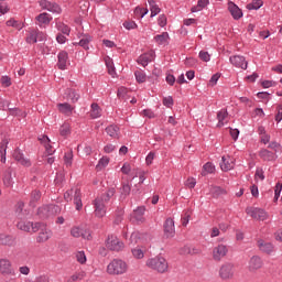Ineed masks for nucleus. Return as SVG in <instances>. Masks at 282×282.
Listing matches in <instances>:
<instances>
[{"mask_svg":"<svg viewBox=\"0 0 282 282\" xmlns=\"http://www.w3.org/2000/svg\"><path fill=\"white\" fill-rule=\"evenodd\" d=\"M1 85H2V87H10V85H12V78H10L8 76H2Z\"/></svg>","mask_w":282,"mask_h":282,"instance_id":"nucleus-60","label":"nucleus"},{"mask_svg":"<svg viewBox=\"0 0 282 282\" xmlns=\"http://www.w3.org/2000/svg\"><path fill=\"white\" fill-rule=\"evenodd\" d=\"M33 282H50V276L40 275V276L35 278V280Z\"/></svg>","mask_w":282,"mask_h":282,"instance_id":"nucleus-64","label":"nucleus"},{"mask_svg":"<svg viewBox=\"0 0 282 282\" xmlns=\"http://www.w3.org/2000/svg\"><path fill=\"white\" fill-rule=\"evenodd\" d=\"M3 184L7 188H10L14 182L12 181V170H7L3 175Z\"/></svg>","mask_w":282,"mask_h":282,"instance_id":"nucleus-37","label":"nucleus"},{"mask_svg":"<svg viewBox=\"0 0 282 282\" xmlns=\"http://www.w3.org/2000/svg\"><path fill=\"white\" fill-rule=\"evenodd\" d=\"M72 162H74V152L69 150L64 154V164L65 166H72Z\"/></svg>","mask_w":282,"mask_h":282,"instance_id":"nucleus-42","label":"nucleus"},{"mask_svg":"<svg viewBox=\"0 0 282 282\" xmlns=\"http://www.w3.org/2000/svg\"><path fill=\"white\" fill-rule=\"evenodd\" d=\"M217 127L221 128L224 124H228V110L221 109L217 113Z\"/></svg>","mask_w":282,"mask_h":282,"instance_id":"nucleus-24","label":"nucleus"},{"mask_svg":"<svg viewBox=\"0 0 282 282\" xmlns=\"http://www.w3.org/2000/svg\"><path fill=\"white\" fill-rule=\"evenodd\" d=\"M9 112L11 116H18L19 118H25V116H28L25 111H22L18 108H9Z\"/></svg>","mask_w":282,"mask_h":282,"instance_id":"nucleus-46","label":"nucleus"},{"mask_svg":"<svg viewBox=\"0 0 282 282\" xmlns=\"http://www.w3.org/2000/svg\"><path fill=\"white\" fill-rule=\"evenodd\" d=\"M52 229H47L44 227L43 229H41L36 237L37 243H45V241H50V239H52Z\"/></svg>","mask_w":282,"mask_h":282,"instance_id":"nucleus-19","label":"nucleus"},{"mask_svg":"<svg viewBox=\"0 0 282 282\" xmlns=\"http://www.w3.org/2000/svg\"><path fill=\"white\" fill-rule=\"evenodd\" d=\"M228 11L230 12L235 21H239V19L243 17V12L240 10V8L237 4H235V2H228Z\"/></svg>","mask_w":282,"mask_h":282,"instance_id":"nucleus-18","label":"nucleus"},{"mask_svg":"<svg viewBox=\"0 0 282 282\" xmlns=\"http://www.w3.org/2000/svg\"><path fill=\"white\" fill-rule=\"evenodd\" d=\"M76 259L78 261V263H87V256H85V251H79L76 253Z\"/></svg>","mask_w":282,"mask_h":282,"instance_id":"nucleus-52","label":"nucleus"},{"mask_svg":"<svg viewBox=\"0 0 282 282\" xmlns=\"http://www.w3.org/2000/svg\"><path fill=\"white\" fill-rule=\"evenodd\" d=\"M166 23H167L166 15L161 14L159 17V25H160V28H165Z\"/></svg>","mask_w":282,"mask_h":282,"instance_id":"nucleus-63","label":"nucleus"},{"mask_svg":"<svg viewBox=\"0 0 282 282\" xmlns=\"http://www.w3.org/2000/svg\"><path fill=\"white\" fill-rule=\"evenodd\" d=\"M134 14H135V17H140V19H144V17H147V14H149V9L137 7L134 9Z\"/></svg>","mask_w":282,"mask_h":282,"instance_id":"nucleus-45","label":"nucleus"},{"mask_svg":"<svg viewBox=\"0 0 282 282\" xmlns=\"http://www.w3.org/2000/svg\"><path fill=\"white\" fill-rule=\"evenodd\" d=\"M210 173H215V165L210 162H207L203 166L202 175H203V177H206V175H208Z\"/></svg>","mask_w":282,"mask_h":282,"instance_id":"nucleus-39","label":"nucleus"},{"mask_svg":"<svg viewBox=\"0 0 282 282\" xmlns=\"http://www.w3.org/2000/svg\"><path fill=\"white\" fill-rule=\"evenodd\" d=\"M147 212V208L144 206L138 207L133 210L132 217L138 221L139 224H144V213Z\"/></svg>","mask_w":282,"mask_h":282,"instance_id":"nucleus-22","label":"nucleus"},{"mask_svg":"<svg viewBox=\"0 0 282 282\" xmlns=\"http://www.w3.org/2000/svg\"><path fill=\"white\" fill-rule=\"evenodd\" d=\"M58 210V206L56 205H46L43 207H40L37 210V215L42 218L51 217V215H54Z\"/></svg>","mask_w":282,"mask_h":282,"instance_id":"nucleus-14","label":"nucleus"},{"mask_svg":"<svg viewBox=\"0 0 282 282\" xmlns=\"http://www.w3.org/2000/svg\"><path fill=\"white\" fill-rule=\"evenodd\" d=\"M210 193L214 197H221V195H226V189L218 186H214L212 187Z\"/></svg>","mask_w":282,"mask_h":282,"instance_id":"nucleus-43","label":"nucleus"},{"mask_svg":"<svg viewBox=\"0 0 282 282\" xmlns=\"http://www.w3.org/2000/svg\"><path fill=\"white\" fill-rule=\"evenodd\" d=\"M70 129H72V127H69V123H64V124L61 127V129H59L61 135H63V137L69 135Z\"/></svg>","mask_w":282,"mask_h":282,"instance_id":"nucleus-51","label":"nucleus"},{"mask_svg":"<svg viewBox=\"0 0 282 282\" xmlns=\"http://www.w3.org/2000/svg\"><path fill=\"white\" fill-rule=\"evenodd\" d=\"M173 97L172 96H167L163 98V105L164 107H167V109H171V107H173Z\"/></svg>","mask_w":282,"mask_h":282,"instance_id":"nucleus-58","label":"nucleus"},{"mask_svg":"<svg viewBox=\"0 0 282 282\" xmlns=\"http://www.w3.org/2000/svg\"><path fill=\"white\" fill-rule=\"evenodd\" d=\"M14 238L12 236L0 234V246H13Z\"/></svg>","mask_w":282,"mask_h":282,"instance_id":"nucleus-31","label":"nucleus"},{"mask_svg":"<svg viewBox=\"0 0 282 282\" xmlns=\"http://www.w3.org/2000/svg\"><path fill=\"white\" fill-rule=\"evenodd\" d=\"M169 32H163L162 34L154 36V41L158 45H169Z\"/></svg>","mask_w":282,"mask_h":282,"instance_id":"nucleus-30","label":"nucleus"},{"mask_svg":"<svg viewBox=\"0 0 282 282\" xmlns=\"http://www.w3.org/2000/svg\"><path fill=\"white\" fill-rule=\"evenodd\" d=\"M72 197L74 199L76 210H80L83 208V199L78 187L72 188L64 194L65 202H72Z\"/></svg>","mask_w":282,"mask_h":282,"instance_id":"nucleus-4","label":"nucleus"},{"mask_svg":"<svg viewBox=\"0 0 282 282\" xmlns=\"http://www.w3.org/2000/svg\"><path fill=\"white\" fill-rule=\"evenodd\" d=\"M198 56L200 61H204V63H208V61H210V54L206 51H200Z\"/></svg>","mask_w":282,"mask_h":282,"instance_id":"nucleus-59","label":"nucleus"},{"mask_svg":"<svg viewBox=\"0 0 282 282\" xmlns=\"http://www.w3.org/2000/svg\"><path fill=\"white\" fill-rule=\"evenodd\" d=\"M137 83H147V74L142 70L134 72Z\"/></svg>","mask_w":282,"mask_h":282,"instance_id":"nucleus-44","label":"nucleus"},{"mask_svg":"<svg viewBox=\"0 0 282 282\" xmlns=\"http://www.w3.org/2000/svg\"><path fill=\"white\" fill-rule=\"evenodd\" d=\"M219 78H221V74L216 73L215 75L212 76V78L209 79V87H215V85H217V82L219 80Z\"/></svg>","mask_w":282,"mask_h":282,"instance_id":"nucleus-56","label":"nucleus"},{"mask_svg":"<svg viewBox=\"0 0 282 282\" xmlns=\"http://www.w3.org/2000/svg\"><path fill=\"white\" fill-rule=\"evenodd\" d=\"M196 184H197V181L193 177H188L185 182V186L187 188H193L194 186H196Z\"/></svg>","mask_w":282,"mask_h":282,"instance_id":"nucleus-61","label":"nucleus"},{"mask_svg":"<svg viewBox=\"0 0 282 282\" xmlns=\"http://www.w3.org/2000/svg\"><path fill=\"white\" fill-rule=\"evenodd\" d=\"M226 254H228V246L224 243L214 247L212 251V257L214 261H221L224 257H226Z\"/></svg>","mask_w":282,"mask_h":282,"instance_id":"nucleus-10","label":"nucleus"},{"mask_svg":"<svg viewBox=\"0 0 282 282\" xmlns=\"http://www.w3.org/2000/svg\"><path fill=\"white\" fill-rule=\"evenodd\" d=\"M0 274L1 276H17V270L12 267V261H10V259H0Z\"/></svg>","mask_w":282,"mask_h":282,"instance_id":"nucleus-5","label":"nucleus"},{"mask_svg":"<svg viewBox=\"0 0 282 282\" xmlns=\"http://www.w3.org/2000/svg\"><path fill=\"white\" fill-rule=\"evenodd\" d=\"M90 41H91V36L85 35V36L82 37V40L79 41L80 47H84V50H89V43H90Z\"/></svg>","mask_w":282,"mask_h":282,"instance_id":"nucleus-47","label":"nucleus"},{"mask_svg":"<svg viewBox=\"0 0 282 282\" xmlns=\"http://www.w3.org/2000/svg\"><path fill=\"white\" fill-rule=\"evenodd\" d=\"M105 62H106V66L108 68V74L112 78H116V67L113 66V59H111V57H106Z\"/></svg>","mask_w":282,"mask_h":282,"instance_id":"nucleus-36","label":"nucleus"},{"mask_svg":"<svg viewBox=\"0 0 282 282\" xmlns=\"http://www.w3.org/2000/svg\"><path fill=\"white\" fill-rule=\"evenodd\" d=\"M48 12H53L55 14H61V12H63V10L61 9V7L57 3L51 2L50 7H48Z\"/></svg>","mask_w":282,"mask_h":282,"instance_id":"nucleus-49","label":"nucleus"},{"mask_svg":"<svg viewBox=\"0 0 282 282\" xmlns=\"http://www.w3.org/2000/svg\"><path fill=\"white\" fill-rule=\"evenodd\" d=\"M221 281H231L235 278V265L232 263H225L218 271Z\"/></svg>","mask_w":282,"mask_h":282,"instance_id":"nucleus-6","label":"nucleus"},{"mask_svg":"<svg viewBox=\"0 0 282 282\" xmlns=\"http://www.w3.org/2000/svg\"><path fill=\"white\" fill-rule=\"evenodd\" d=\"M231 65L234 67H238L240 69H248V63L246 62V57L241 55H235L229 58Z\"/></svg>","mask_w":282,"mask_h":282,"instance_id":"nucleus-15","label":"nucleus"},{"mask_svg":"<svg viewBox=\"0 0 282 282\" xmlns=\"http://www.w3.org/2000/svg\"><path fill=\"white\" fill-rule=\"evenodd\" d=\"M128 94H129V89H127V87H124V86H121L118 89L117 96H118V98H127Z\"/></svg>","mask_w":282,"mask_h":282,"instance_id":"nucleus-55","label":"nucleus"},{"mask_svg":"<svg viewBox=\"0 0 282 282\" xmlns=\"http://www.w3.org/2000/svg\"><path fill=\"white\" fill-rule=\"evenodd\" d=\"M148 3L150 6L151 17H158L161 12L160 7L153 0H148Z\"/></svg>","mask_w":282,"mask_h":282,"instance_id":"nucleus-38","label":"nucleus"},{"mask_svg":"<svg viewBox=\"0 0 282 282\" xmlns=\"http://www.w3.org/2000/svg\"><path fill=\"white\" fill-rule=\"evenodd\" d=\"M129 270V265L127 262L120 259H113L108 265H107V272L108 274L112 275H120L124 274Z\"/></svg>","mask_w":282,"mask_h":282,"instance_id":"nucleus-3","label":"nucleus"},{"mask_svg":"<svg viewBox=\"0 0 282 282\" xmlns=\"http://www.w3.org/2000/svg\"><path fill=\"white\" fill-rule=\"evenodd\" d=\"M258 133L262 144H268V142H270V134L265 133V128L263 126L258 128Z\"/></svg>","mask_w":282,"mask_h":282,"instance_id":"nucleus-33","label":"nucleus"},{"mask_svg":"<svg viewBox=\"0 0 282 282\" xmlns=\"http://www.w3.org/2000/svg\"><path fill=\"white\" fill-rule=\"evenodd\" d=\"M164 236L167 239L175 237V221L173 218H167L163 225Z\"/></svg>","mask_w":282,"mask_h":282,"instance_id":"nucleus-12","label":"nucleus"},{"mask_svg":"<svg viewBox=\"0 0 282 282\" xmlns=\"http://www.w3.org/2000/svg\"><path fill=\"white\" fill-rule=\"evenodd\" d=\"M249 272H259L263 268V259L259 256H252L247 265Z\"/></svg>","mask_w":282,"mask_h":282,"instance_id":"nucleus-11","label":"nucleus"},{"mask_svg":"<svg viewBox=\"0 0 282 282\" xmlns=\"http://www.w3.org/2000/svg\"><path fill=\"white\" fill-rule=\"evenodd\" d=\"M70 235L72 237L78 238L83 237V239H91V234L89 232L88 229H83L80 227H73L70 229Z\"/></svg>","mask_w":282,"mask_h":282,"instance_id":"nucleus-16","label":"nucleus"},{"mask_svg":"<svg viewBox=\"0 0 282 282\" xmlns=\"http://www.w3.org/2000/svg\"><path fill=\"white\" fill-rule=\"evenodd\" d=\"M19 230H23V232H39L41 230V223H30V221H19L18 223Z\"/></svg>","mask_w":282,"mask_h":282,"instance_id":"nucleus-9","label":"nucleus"},{"mask_svg":"<svg viewBox=\"0 0 282 282\" xmlns=\"http://www.w3.org/2000/svg\"><path fill=\"white\" fill-rule=\"evenodd\" d=\"M13 158H14V160H17V162L22 164V166H31L32 165V163L29 161V159H25V156H23V153L19 149H17L13 152Z\"/></svg>","mask_w":282,"mask_h":282,"instance_id":"nucleus-23","label":"nucleus"},{"mask_svg":"<svg viewBox=\"0 0 282 282\" xmlns=\"http://www.w3.org/2000/svg\"><path fill=\"white\" fill-rule=\"evenodd\" d=\"M65 96L70 102H78V99L80 98V95L76 89L67 88L65 91Z\"/></svg>","mask_w":282,"mask_h":282,"instance_id":"nucleus-27","label":"nucleus"},{"mask_svg":"<svg viewBox=\"0 0 282 282\" xmlns=\"http://www.w3.org/2000/svg\"><path fill=\"white\" fill-rule=\"evenodd\" d=\"M102 116V110L98 104H93L90 109V118L96 119Z\"/></svg>","mask_w":282,"mask_h":282,"instance_id":"nucleus-35","label":"nucleus"},{"mask_svg":"<svg viewBox=\"0 0 282 282\" xmlns=\"http://www.w3.org/2000/svg\"><path fill=\"white\" fill-rule=\"evenodd\" d=\"M106 248L115 252H120V250H124V242L120 241L116 236H108L106 240Z\"/></svg>","mask_w":282,"mask_h":282,"instance_id":"nucleus-8","label":"nucleus"},{"mask_svg":"<svg viewBox=\"0 0 282 282\" xmlns=\"http://www.w3.org/2000/svg\"><path fill=\"white\" fill-rule=\"evenodd\" d=\"M106 132L108 135H110V138H120V128H118V126L111 124L107 127Z\"/></svg>","mask_w":282,"mask_h":282,"instance_id":"nucleus-32","label":"nucleus"},{"mask_svg":"<svg viewBox=\"0 0 282 282\" xmlns=\"http://www.w3.org/2000/svg\"><path fill=\"white\" fill-rule=\"evenodd\" d=\"M6 144H8V142L0 143V155H1V162L3 163H6V149H8Z\"/></svg>","mask_w":282,"mask_h":282,"instance_id":"nucleus-54","label":"nucleus"},{"mask_svg":"<svg viewBox=\"0 0 282 282\" xmlns=\"http://www.w3.org/2000/svg\"><path fill=\"white\" fill-rule=\"evenodd\" d=\"M145 265L152 272H156V274H166L169 272V261L163 256L149 258L145 261Z\"/></svg>","mask_w":282,"mask_h":282,"instance_id":"nucleus-2","label":"nucleus"},{"mask_svg":"<svg viewBox=\"0 0 282 282\" xmlns=\"http://www.w3.org/2000/svg\"><path fill=\"white\" fill-rule=\"evenodd\" d=\"M25 42L29 43L30 45H34V43H37L36 29H28L26 30Z\"/></svg>","mask_w":282,"mask_h":282,"instance_id":"nucleus-28","label":"nucleus"},{"mask_svg":"<svg viewBox=\"0 0 282 282\" xmlns=\"http://www.w3.org/2000/svg\"><path fill=\"white\" fill-rule=\"evenodd\" d=\"M57 30L62 32L63 34H69V26L65 25L63 22H57Z\"/></svg>","mask_w":282,"mask_h":282,"instance_id":"nucleus-53","label":"nucleus"},{"mask_svg":"<svg viewBox=\"0 0 282 282\" xmlns=\"http://www.w3.org/2000/svg\"><path fill=\"white\" fill-rule=\"evenodd\" d=\"M259 155L261 160H264V162H272L276 160V154L270 150H261Z\"/></svg>","mask_w":282,"mask_h":282,"instance_id":"nucleus-26","label":"nucleus"},{"mask_svg":"<svg viewBox=\"0 0 282 282\" xmlns=\"http://www.w3.org/2000/svg\"><path fill=\"white\" fill-rule=\"evenodd\" d=\"M246 213L249 217H252V219H257L258 221H265V219L270 217L268 212L259 207H247Z\"/></svg>","mask_w":282,"mask_h":282,"instance_id":"nucleus-7","label":"nucleus"},{"mask_svg":"<svg viewBox=\"0 0 282 282\" xmlns=\"http://www.w3.org/2000/svg\"><path fill=\"white\" fill-rule=\"evenodd\" d=\"M113 195H116V189L110 188L106 194L97 197L94 200L95 217H98V219H102V217L107 215V206H105V204H107V202H109V199H111Z\"/></svg>","mask_w":282,"mask_h":282,"instance_id":"nucleus-1","label":"nucleus"},{"mask_svg":"<svg viewBox=\"0 0 282 282\" xmlns=\"http://www.w3.org/2000/svg\"><path fill=\"white\" fill-rule=\"evenodd\" d=\"M220 169L221 171H232V169H235V159L229 155L223 156Z\"/></svg>","mask_w":282,"mask_h":282,"instance_id":"nucleus-20","label":"nucleus"},{"mask_svg":"<svg viewBox=\"0 0 282 282\" xmlns=\"http://www.w3.org/2000/svg\"><path fill=\"white\" fill-rule=\"evenodd\" d=\"M52 19L50 13L43 12L35 17V24L40 28H47V24L52 23Z\"/></svg>","mask_w":282,"mask_h":282,"instance_id":"nucleus-13","label":"nucleus"},{"mask_svg":"<svg viewBox=\"0 0 282 282\" xmlns=\"http://www.w3.org/2000/svg\"><path fill=\"white\" fill-rule=\"evenodd\" d=\"M281 191H282V185L281 183H278L274 189V202H279V197H281Z\"/></svg>","mask_w":282,"mask_h":282,"instance_id":"nucleus-57","label":"nucleus"},{"mask_svg":"<svg viewBox=\"0 0 282 282\" xmlns=\"http://www.w3.org/2000/svg\"><path fill=\"white\" fill-rule=\"evenodd\" d=\"M263 7V0H252L249 4H247V10H259V8Z\"/></svg>","mask_w":282,"mask_h":282,"instance_id":"nucleus-40","label":"nucleus"},{"mask_svg":"<svg viewBox=\"0 0 282 282\" xmlns=\"http://www.w3.org/2000/svg\"><path fill=\"white\" fill-rule=\"evenodd\" d=\"M258 248L264 254H272L274 252V245L263 239L258 240Z\"/></svg>","mask_w":282,"mask_h":282,"instance_id":"nucleus-17","label":"nucleus"},{"mask_svg":"<svg viewBox=\"0 0 282 282\" xmlns=\"http://www.w3.org/2000/svg\"><path fill=\"white\" fill-rule=\"evenodd\" d=\"M57 109L59 113H64V116H72V111H74V107L72 105L65 102V104H58Z\"/></svg>","mask_w":282,"mask_h":282,"instance_id":"nucleus-29","label":"nucleus"},{"mask_svg":"<svg viewBox=\"0 0 282 282\" xmlns=\"http://www.w3.org/2000/svg\"><path fill=\"white\" fill-rule=\"evenodd\" d=\"M67 63H68L67 52L65 51L59 52L57 67H59V69H66Z\"/></svg>","mask_w":282,"mask_h":282,"instance_id":"nucleus-25","label":"nucleus"},{"mask_svg":"<svg viewBox=\"0 0 282 282\" xmlns=\"http://www.w3.org/2000/svg\"><path fill=\"white\" fill-rule=\"evenodd\" d=\"M154 58H155V52L150 51L145 54H142L138 58V63H139V65H142V67H147V65H149V63H151V61H153Z\"/></svg>","mask_w":282,"mask_h":282,"instance_id":"nucleus-21","label":"nucleus"},{"mask_svg":"<svg viewBox=\"0 0 282 282\" xmlns=\"http://www.w3.org/2000/svg\"><path fill=\"white\" fill-rule=\"evenodd\" d=\"M188 221H191V212H186L184 217L182 218V226H188Z\"/></svg>","mask_w":282,"mask_h":282,"instance_id":"nucleus-62","label":"nucleus"},{"mask_svg":"<svg viewBox=\"0 0 282 282\" xmlns=\"http://www.w3.org/2000/svg\"><path fill=\"white\" fill-rule=\"evenodd\" d=\"M132 257H134V259H144V250L140 247L132 249Z\"/></svg>","mask_w":282,"mask_h":282,"instance_id":"nucleus-48","label":"nucleus"},{"mask_svg":"<svg viewBox=\"0 0 282 282\" xmlns=\"http://www.w3.org/2000/svg\"><path fill=\"white\" fill-rule=\"evenodd\" d=\"M8 28H14L15 30H23L25 28V24L23 22L15 20V19H10L6 23Z\"/></svg>","mask_w":282,"mask_h":282,"instance_id":"nucleus-34","label":"nucleus"},{"mask_svg":"<svg viewBox=\"0 0 282 282\" xmlns=\"http://www.w3.org/2000/svg\"><path fill=\"white\" fill-rule=\"evenodd\" d=\"M208 0H198L197 6L192 8V12H202L206 6H208Z\"/></svg>","mask_w":282,"mask_h":282,"instance_id":"nucleus-41","label":"nucleus"},{"mask_svg":"<svg viewBox=\"0 0 282 282\" xmlns=\"http://www.w3.org/2000/svg\"><path fill=\"white\" fill-rule=\"evenodd\" d=\"M85 279V272H79L73 274L69 279L68 282H76V281H83Z\"/></svg>","mask_w":282,"mask_h":282,"instance_id":"nucleus-50","label":"nucleus"}]
</instances>
